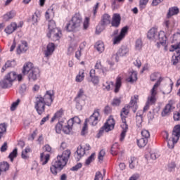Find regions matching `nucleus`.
Masks as SVG:
<instances>
[{
    "mask_svg": "<svg viewBox=\"0 0 180 180\" xmlns=\"http://www.w3.org/2000/svg\"><path fill=\"white\" fill-rule=\"evenodd\" d=\"M123 39H124V37L120 34L115 37L114 38L113 44H119V43H120V41H122V40H123Z\"/></svg>",
    "mask_w": 180,
    "mask_h": 180,
    "instance_id": "63",
    "label": "nucleus"
},
{
    "mask_svg": "<svg viewBox=\"0 0 180 180\" xmlns=\"http://www.w3.org/2000/svg\"><path fill=\"white\" fill-rule=\"evenodd\" d=\"M6 132V124H0V139H2L4 133Z\"/></svg>",
    "mask_w": 180,
    "mask_h": 180,
    "instance_id": "54",
    "label": "nucleus"
},
{
    "mask_svg": "<svg viewBox=\"0 0 180 180\" xmlns=\"http://www.w3.org/2000/svg\"><path fill=\"white\" fill-rule=\"evenodd\" d=\"M61 36H63V34L61 33V30H60L58 28L51 30L47 34V37L51 39L53 41L60 40V39H61Z\"/></svg>",
    "mask_w": 180,
    "mask_h": 180,
    "instance_id": "9",
    "label": "nucleus"
},
{
    "mask_svg": "<svg viewBox=\"0 0 180 180\" xmlns=\"http://www.w3.org/2000/svg\"><path fill=\"white\" fill-rule=\"evenodd\" d=\"M69 121L72 122V124L75 126L76 124H79L81 123V119L79 117H74L69 120Z\"/></svg>",
    "mask_w": 180,
    "mask_h": 180,
    "instance_id": "55",
    "label": "nucleus"
},
{
    "mask_svg": "<svg viewBox=\"0 0 180 180\" xmlns=\"http://www.w3.org/2000/svg\"><path fill=\"white\" fill-rule=\"evenodd\" d=\"M95 70H98V71H101L103 75H106V72H108L109 68L104 67L102 65V61L101 60H98L94 65Z\"/></svg>",
    "mask_w": 180,
    "mask_h": 180,
    "instance_id": "19",
    "label": "nucleus"
},
{
    "mask_svg": "<svg viewBox=\"0 0 180 180\" xmlns=\"http://www.w3.org/2000/svg\"><path fill=\"white\" fill-rule=\"evenodd\" d=\"M158 40L159 41V42H158V43H160V44H162V46H165L167 43V35L165 34V32L160 31L158 32Z\"/></svg>",
    "mask_w": 180,
    "mask_h": 180,
    "instance_id": "22",
    "label": "nucleus"
},
{
    "mask_svg": "<svg viewBox=\"0 0 180 180\" xmlns=\"http://www.w3.org/2000/svg\"><path fill=\"white\" fill-rule=\"evenodd\" d=\"M56 50V45L54 43H49L46 46V50L44 51V54L46 58L53 56V53Z\"/></svg>",
    "mask_w": 180,
    "mask_h": 180,
    "instance_id": "17",
    "label": "nucleus"
},
{
    "mask_svg": "<svg viewBox=\"0 0 180 180\" xmlns=\"http://www.w3.org/2000/svg\"><path fill=\"white\" fill-rule=\"evenodd\" d=\"M94 47L98 53H103V51H105V44L101 41H97L95 44Z\"/></svg>",
    "mask_w": 180,
    "mask_h": 180,
    "instance_id": "33",
    "label": "nucleus"
},
{
    "mask_svg": "<svg viewBox=\"0 0 180 180\" xmlns=\"http://www.w3.org/2000/svg\"><path fill=\"white\" fill-rule=\"evenodd\" d=\"M127 82H136L137 81V72L132 71L129 73V77L127 79Z\"/></svg>",
    "mask_w": 180,
    "mask_h": 180,
    "instance_id": "41",
    "label": "nucleus"
},
{
    "mask_svg": "<svg viewBox=\"0 0 180 180\" xmlns=\"http://www.w3.org/2000/svg\"><path fill=\"white\" fill-rule=\"evenodd\" d=\"M34 68H34V66L33 65V63L30 62H27L23 65L22 72L23 75H27V74H29L31 71H33Z\"/></svg>",
    "mask_w": 180,
    "mask_h": 180,
    "instance_id": "20",
    "label": "nucleus"
},
{
    "mask_svg": "<svg viewBox=\"0 0 180 180\" xmlns=\"http://www.w3.org/2000/svg\"><path fill=\"white\" fill-rule=\"evenodd\" d=\"M20 103V99H17V101L15 102H13L11 104V106L10 108L11 112H13L15 110H16V108H18V106H19V104Z\"/></svg>",
    "mask_w": 180,
    "mask_h": 180,
    "instance_id": "56",
    "label": "nucleus"
},
{
    "mask_svg": "<svg viewBox=\"0 0 180 180\" xmlns=\"http://www.w3.org/2000/svg\"><path fill=\"white\" fill-rule=\"evenodd\" d=\"M180 137V124L176 125L172 131V141L169 140L167 141V146L169 148H174L175 144L178 143Z\"/></svg>",
    "mask_w": 180,
    "mask_h": 180,
    "instance_id": "5",
    "label": "nucleus"
},
{
    "mask_svg": "<svg viewBox=\"0 0 180 180\" xmlns=\"http://www.w3.org/2000/svg\"><path fill=\"white\" fill-rule=\"evenodd\" d=\"M173 118L175 122H179V120H180V110L179 111H175L174 112Z\"/></svg>",
    "mask_w": 180,
    "mask_h": 180,
    "instance_id": "64",
    "label": "nucleus"
},
{
    "mask_svg": "<svg viewBox=\"0 0 180 180\" xmlns=\"http://www.w3.org/2000/svg\"><path fill=\"white\" fill-rule=\"evenodd\" d=\"M56 50V45L54 43H49L46 46V50L44 51V54L46 58L53 56V53Z\"/></svg>",
    "mask_w": 180,
    "mask_h": 180,
    "instance_id": "18",
    "label": "nucleus"
},
{
    "mask_svg": "<svg viewBox=\"0 0 180 180\" xmlns=\"http://www.w3.org/2000/svg\"><path fill=\"white\" fill-rule=\"evenodd\" d=\"M85 78V70L83 69L79 71L78 75L76 76L75 81L76 82H82Z\"/></svg>",
    "mask_w": 180,
    "mask_h": 180,
    "instance_id": "34",
    "label": "nucleus"
},
{
    "mask_svg": "<svg viewBox=\"0 0 180 180\" xmlns=\"http://www.w3.org/2000/svg\"><path fill=\"white\" fill-rule=\"evenodd\" d=\"M130 107L128 105H125L120 111V117L122 120V124L124 129H127V122L126 119H127V116L130 113Z\"/></svg>",
    "mask_w": 180,
    "mask_h": 180,
    "instance_id": "8",
    "label": "nucleus"
},
{
    "mask_svg": "<svg viewBox=\"0 0 180 180\" xmlns=\"http://www.w3.org/2000/svg\"><path fill=\"white\" fill-rule=\"evenodd\" d=\"M128 53L129 48L126 46H123L119 49L115 55H113V57H115L116 61H119L120 57H124V56H126V54H127Z\"/></svg>",
    "mask_w": 180,
    "mask_h": 180,
    "instance_id": "13",
    "label": "nucleus"
},
{
    "mask_svg": "<svg viewBox=\"0 0 180 180\" xmlns=\"http://www.w3.org/2000/svg\"><path fill=\"white\" fill-rule=\"evenodd\" d=\"M121 127L122 129V131L121 132L120 140L123 141V140H124V137H126V133H127V130L129 129V125H127V128H123L122 124H121Z\"/></svg>",
    "mask_w": 180,
    "mask_h": 180,
    "instance_id": "50",
    "label": "nucleus"
},
{
    "mask_svg": "<svg viewBox=\"0 0 180 180\" xmlns=\"http://www.w3.org/2000/svg\"><path fill=\"white\" fill-rule=\"evenodd\" d=\"M129 168H131V169H133L136 168L137 164H139V160H137V158L133 157V158H131V159L129 161Z\"/></svg>",
    "mask_w": 180,
    "mask_h": 180,
    "instance_id": "46",
    "label": "nucleus"
},
{
    "mask_svg": "<svg viewBox=\"0 0 180 180\" xmlns=\"http://www.w3.org/2000/svg\"><path fill=\"white\" fill-rule=\"evenodd\" d=\"M5 78L12 83L18 78V75L15 72H10L5 76Z\"/></svg>",
    "mask_w": 180,
    "mask_h": 180,
    "instance_id": "36",
    "label": "nucleus"
},
{
    "mask_svg": "<svg viewBox=\"0 0 180 180\" xmlns=\"http://www.w3.org/2000/svg\"><path fill=\"white\" fill-rule=\"evenodd\" d=\"M74 126L72 125V121H70V120L65 123V124H63V133H65V134H70V133H71V131H72V127Z\"/></svg>",
    "mask_w": 180,
    "mask_h": 180,
    "instance_id": "21",
    "label": "nucleus"
},
{
    "mask_svg": "<svg viewBox=\"0 0 180 180\" xmlns=\"http://www.w3.org/2000/svg\"><path fill=\"white\" fill-rule=\"evenodd\" d=\"M75 99H82V101L86 100V96L85 95V91L84 89H80L77 92Z\"/></svg>",
    "mask_w": 180,
    "mask_h": 180,
    "instance_id": "43",
    "label": "nucleus"
},
{
    "mask_svg": "<svg viewBox=\"0 0 180 180\" xmlns=\"http://www.w3.org/2000/svg\"><path fill=\"white\" fill-rule=\"evenodd\" d=\"M160 81L156 82L152 89L150 90V96L148 97L147 103L150 105H154L157 102V91H158V86H160Z\"/></svg>",
    "mask_w": 180,
    "mask_h": 180,
    "instance_id": "7",
    "label": "nucleus"
},
{
    "mask_svg": "<svg viewBox=\"0 0 180 180\" xmlns=\"http://www.w3.org/2000/svg\"><path fill=\"white\" fill-rule=\"evenodd\" d=\"M173 44L171 46L169 51H175V50H180V34L176 33L173 36Z\"/></svg>",
    "mask_w": 180,
    "mask_h": 180,
    "instance_id": "10",
    "label": "nucleus"
},
{
    "mask_svg": "<svg viewBox=\"0 0 180 180\" xmlns=\"http://www.w3.org/2000/svg\"><path fill=\"white\" fill-rule=\"evenodd\" d=\"M127 32H129V27L125 26L122 28L120 35L122 37H125L126 34H127Z\"/></svg>",
    "mask_w": 180,
    "mask_h": 180,
    "instance_id": "61",
    "label": "nucleus"
},
{
    "mask_svg": "<svg viewBox=\"0 0 180 180\" xmlns=\"http://www.w3.org/2000/svg\"><path fill=\"white\" fill-rule=\"evenodd\" d=\"M115 124H116V121H115L113 116L110 115L104 125L100 129L98 132L99 136L103 134V131H106V133L112 131L115 129Z\"/></svg>",
    "mask_w": 180,
    "mask_h": 180,
    "instance_id": "4",
    "label": "nucleus"
},
{
    "mask_svg": "<svg viewBox=\"0 0 180 180\" xmlns=\"http://www.w3.org/2000/svg\"><path fill=\"white\" fill-rule=\"evenodd\" d=\"M53 101L54 91L51 90L46 91L44 97L41 95L35 97L34 108L38 115H43L46 111V106H51Z\"/></svg>",
    "mask_w": 180,
    "mask_h": 180,
    "instance_id": "2",
    "label": "nucleus"
},
{
    "mask_svg": "<svg viewBox=\"0 0 180 180\" xmlns=\"http://www.w3.org/2000/svg\"><path fill=\"white\" fill-rule=\"evenodd\" d=\"M48 29L49 32H51V30H56V29H58L56 25V21L53 20H49L48 24Z\"/></svg>",
    "mask_w": 180,
    "mask_h": 180,
    "instance_id": "49",
    "label": "nucleus"
},
{
    "mask_svg": "<svg viewBox=\"0 0 180 180\" xmlns=\"http://www.w3.org/2000/svg\"><path fill=\"white\" fill-rule=\"evenodd\" d=\"M11 165L7 162H0V170L1 172H6V171H9Z\"/></svg>",
    "mask_w": 180,
    "mask_h": 180,
    "instance_id": "44",
    "label": "nucleus"
},
{
    "mask_svg": "<svg viewBox=\"0 0 180 180\" xmlns=\"http://www.w3.org/2000/svg\"><path fill=\"white\" fill-rule=\"evenodd\" d=\"M174 56L172 57V63L173 65H176L180 61V49H174Z\"/></svg>",
    "mask_w": 180,
    "mask_h": 180,
    "instance_id": "28",
    "label": "nucleus"
},
{
    "mask_svg": "<svg viewBox=\"0 0 180 180\" xmlns=\"http://www.w3.org/2000/svg\"><path fill=\"white\" fill-rule=\"evenodd\" d=\"M121 86H122V77L118 76L116 79L114 92L115 94H117V92H119V91H120Z\"/></svg>",
    "mask_w": 180,
    "mask_h": 180,
    "instance_id": "40",
    "label": "nucleus"
},
{
    "mask_svg": "<svg viewBox=\"0 0 180 180\" xmlns=\"http://www.w3.org/2000/svg\"><path fill=\"white\" fill-rule=\"evenodd\" d=\"M142 48H143V41L140 39H136L135 43L136 50H141Z\"/></svg>",
    "mask_w": 180,
    "mask_h": 180,
    "instance_id": "57",
    "label": "nucleus"
},
{
    "mask_svg": "<svg viewBox=\"0 0 180 180\" xmlns=\"http://www.w3.org/2000/svg\"><path fill=\"white\" fill-rule=\"evenodd\" d=\"M141 134L143 139H145L146 140H148V139H150V131L148 130H146V129L142 130Z\"/></svg>",
    "mask_w": 180,
    "mask_h": 180,
    "instance_id": "58",
    "label": "nucleus"
},
{
    "mask_svg": "<svg viewBox=\"0 0 180 180\" xmlns=\"http://www.w3.org/2000/svg\"><path fill=\"white\" fill-rule=\"evenodd\" d=\"M63 123H64V122L60 121V122H58L55 127V130H56V133H58V134H60V133H61V130L63 131Z\"/></svg>",
    "mask_w": 180,
    "mask_h": 180,
    "instance_id": "51",
    "label": "nucleus"
},
{
    "mask_svg": "<svg viewBox=\"0 0 180 180\" xmlns=\"http://www.w3.org/2000/svg\"><path fill=\"white\" fill-rule=\"evenodd\" d=\"M111 6L112 9H119V8H120V6L119 5V1H117V0H112Z\"/></svg>",
    "mask_w": 180,
    "mask_h": 180,
    "instance_id": "62",
    "label": "nucleus"
},
{
    "mask_svg": "<svg viewBox=\"0 0 180 180\" xmlns=\"http://www.w3.org/2000/svg\"><path fill=\"white\" fill-rule=\"evenodd\" d=\"M147 37L149 40H154L155 41H158V30L155 27L151 28L148 32Z\"/></svg>",
    "mask_w": 180,
    "mask_h": 180,
    "instance_id": "14",
    "label": "nucleus"
},
{
    "mask_svg": "<svg viewBox=\"0 0 180 180\" xmlns=\"http://www.w3.org/2000/svg\"><path fill=\"white\" fill-rule=\"evenodd\" d=\"M120 22H122V17L119 13H114L112 15L111 25L112 27H119L120 26Z\"/></svg>",
    "mask_w": 180,
    "mask_h": 180,
    "instance_id": "16",
    "label": "nucleus"
},
{
    "mask_svg": "<svg viewBox=\"0 0 180 180\" xmlns=\"http://www.w3.org/2000/svg\"><path fill=\"white\" fill-rule=\"evenodd\" d=\"M81 25H82V17H81V15L76 13L66 25L65 29L67 32H74L78 27H81Z\"/></svg>",
    "mask_w": 180,
    "mask_h": 180,
    "instance_id": "3",
    "label": "nucleus"
},
{
    "mask_svg": "<svg viewBox=\"0 0 180 180\" xmlns=\"http://www.w3.org/2000/svg\"><path fill=\"white\" fill-rule=\"evenodd\" d=\"M11 86L12 83L8 79H6V77H4V79L0 82V86H1V88H11Z\"/></svg>",
    "mask_w": 180,
    "mask_h": 180,
    "instance_id": "42",
    "label": "nucleus"
},
{
    "mask_svg": "<svg viewBox=\"0 0 180 180\" xmlns=\"http://www.w3.org/2000/svg\"><path fill=\"white\" fill-rule=\"evenodd\" d=\"M16 29H18V24L16 22H11L5 28L4 32L6 34H12Z\"/></svg>",
    "mask_w": 180,
    "mask_h": 180,
    "instance_id": "23",
    "label": "nucleus"
},
{
    "mask_svg": "<svg viewBox=\"0 0 180 180\" xmlns=\"http://www.w3.org/2000/svg\"><path fill=\"white\" fill-rule=\"evenodd\" d=\"M28 153H32V149H30V147H27L24 150H22L21 154V158L23 160H28L29 159V155H27Z\"/></svg>",
    "mask_w": 180,
    "mask_h": 180,
    "instance_id": "47",
    "label": "nucleus"
},
{
    "mask_svg": "<svg viewBox=\"0 0 180 180\" xmlns=\"http://www.w3.org/2000/svg\"><path fill=\"white\" fill-rule=\"evenodd\" d=\"M70 157H71V150L66 149L61 155H58L56 158L52 161L50 167V172L54 176H57L58 172L63 171L64 167L67 165Z\"/></svg>",
    "mask_w": 180,
    "mask_h": 180,
    "instance_id": "1",
    "label": "nucleus"
},
{
    "mask_svg": "<svg viewBox=\"0 0 180 180\" xmlns=\"http://www.w3.org/2000/svg\"><path fill=\"white\" fill-rule=\"evenodd\" d=\"M122 103V100L120 98H113L111 105L112 106H120V103Z\"/></svg>",
    "mask_w": 180,
    "mask_h": 180,
    "instance_id": "60",
    "label": "nucleus"
},
{
    "mask_svg": "<svg viewBox=\"0 0 180 180\" xmlns=\"http://www.w3.org/2000/svg\"><path fill=\"white\" fill-rule=\"evenodd\" d=\"M150 81H152L153 82H154V81H158L156 82H158V81L160 82V85H161V82L162 81V77H161V74L160 72H154L152 75H150Z\"/></svg>",
    "mask_w": 180,
    "mask_h": 180,
    "instance_id": "31",
    "label": "nucleus"
},
{
    "mask_svg": "<svg viewBox=\"0 0 180 180\" xmlns=\"http://www.w3.org/2000/svg\"><path fill=\"white\" fill-rule=\"evenodd\" d=\"M15 16H16V11H15L14 10H12L4 15V20L8 21V20H11V19H13Z\"/></svg>",
    "mask_w": 180,
    "mask_h": 180,
    "instance_id": "39",
    "label": "nucleus"
},
{
    "mask_svg": "<svg viewBox=\"0 0 180 180\" xmlns=\"http://www.w3.org/2000/svg\"><path fill=\"white\" fill-rule=\"evenodd\" d=\"M137 103H139V95L132 96L131 97L130 102L127 105L132 109L134 113H136V112H137V109H139V105Z\"/></svg>",
    "mask_w": 180,
    "mask_h": 180,
    "instance_id": "11",
    "label": "nucleus"
},
{
    "mask_svg": "<svg viewBox=\"0 0 180 180\" xmlns=\"http://www.w3.org/2000/svg\"><path fill=\"white\" fill-rule=\"evenodd\" d=\"M50 154H44V153H40V162L41 165H46L50 161Z\"/></svg>",
    "mask_w": 180,
    "mask_h": 180,
    "instance_id": "26",
    "label": "nucleus"
},
{
    "mask_svg": "<svg viewBox=\"0 0 180 180\" xmlns=\"http://www.w3.org/2000/svg\"><path fill=\"white\" fill-rule=\"evenodd\" d=\"M179 13V8H178V7H172L169 8L167 16L169 18H171V16H174V15H178Z\"/></svg>",
    "mask_w": 180,
    "mask_h": 180,
    "instance_id": "45",
    "label": "nucleus"
},
{
    "mask_svg": "<svg viewBox=\"0 0 180 180\" xmlns=\"http://www.w3.org/2000/svg\"><path fill=\"white\" fill-rule=\"evenodd\" d=\"M165 30L167 34H171L172 30L174 29V26H175L173 21L166 20L165 22Z\"/></svg>",
    "mask_w": 180,
    "mask_h": 180,
    "instance_id": "24",
    "label": "nucleus"
},
{
    "mask_svg": "<svg viewBox=\"0 0 180 180\" xmlns=\"http://www.w3.org/2000/svg\"><path fill=\"white\" fill-rule=\"evenodd\" d=\"M95 160V153H92L86 160L85 162L86 165H89L92 161Z\"/></svg>",
    "mask_w": 180,
    "mask_h": 180,
    "instance_id": "59",
    "label": "nucleus"
},
{
    "mask_svg": "<svg viewBox=\"0 0 180 180\" xmlns=\"http://www.w3.org/2000/svg\"><path fill=\"white\" fill-rule=\"evenodd\" d=\"M75 101L76 102V109L77 110H82V108L85 106V101L79 98H75Z\"/></svg>",
    "mask_w": 180,
    "mask_h": 180,
    "instance_id": "35",
    "label": "nucleus"
},
{
    "mask_svg": "<svg viewBox=\"0 0 180 180\" xmlns=\"http://www.w3.org/2000/svg\"><path fill=\"white\" fill-rule=\"evenodd\" d=\"M75 155L77 161H79V160H81V158H82V157L85 155V150L82 148L81 146L77 148Z\"/></svg>",
    "mask_w": 180,
    "mask_h": 180,
    "instance_id": "29",
    "label": "nucleus"
},
{
    "mask_svg": "<svg viewBox=\"0 0 180 180\" xmlns=\"http://www.w3.org/2000/svg\"><path fill=\"white\" fill-rule=\"evenodd\" d=\"M63 116H64V110H63L62 108L60 109L59 110H58L54 115L53 116V117L51 118V122H54V120H56V119H58V120H60V119H61V117H63Z\"/></svg>",
    "mask_w": 180,
    "mask_h": 180,
    "instance_id": "32",
    "label": "nucleus"
},
{
    "mask_svg": "<svg viewBox=\"0 0 180 180\" xmlns=\"http://www.w3.org/2000/svg\"><path fill=\"white\" fill-rule=\"evenodd\" d=\"M175 109V107H174V101L170 100L169 103L165 105L164 108L162 112V116L165 117L168 116Z\"/></svg>",
    "mask_w": 180,
    "mask_h": 180,
    "instance_id": "12",
    "label": "nucleus"
},
{
    "mask_svg": "<svg viewBox=\"0 0 180 180\" xmlns=\"http://www.w3.org/2000/svg\"><path fill=\"white\" fill-rule=\"evenodd\" d=\"M40 75V70L34 68L28 73L29 81H37Z\"/></svg>",
    "mask_w": 180,
    "mask_h": 180,
    "instance_id": "15",
    "label": "nucleus"
},
{
    "mask_svg": "<svg viewBox=\"0 0 180 180\" xmlns=\"http://www.w3.org/2000/svg\"><path fill=\"white\" fill-rule=\"evenodd\" d=\"M16 66V61L15 60H7L4 67L2 68V72L6 70V68H11Z\"/></svg>",
    "mask_w": 180,
    "mask_h": 180,
    "instance_id": "37",
    "label": "nucleus"
},
{
    "mask_svg": "<svg viewBox=\"0 0 180 180\" xmlns=\"http://www.w3.org/2000/svg\"><path fill=\"white\" fill-rule=\"evenodd\" d=\"M18 157V148H15L8 155V158H10L11 162H13L14 158Z\"/></svg>",
    "mask_w": 180,
    "mask_h": 180,
    "instance_id": "53",
    "label": "nucleus"
},
{
    "mask_svg": "<svg viewBox=\"0 0 180 180\" xmlns=\"http://www.w3.org/2000/svg\"><path fill=\"white\" fill-rule=\"evenodd\" d=\"M101 119H102V116L101 115L99 109H96L94 110V113L86 120V122H88L91 126H96L98 123L101 122Z\"/></svg>",
    "mask_w": 180,
    "mask_h": 180,
    "instance_id": "6",
    "label": "nucleus"
},
{
    "mask_svg": "<svg viewBox=\"0 0 180 180\" xmlns=\"http://www.w3.org/2000/svg\"><path fill=\"white\" fill-rule=\"evenodd\" d=\"M26 51H27V42L26 41H22V44L17 48V53L18 54H20L22 53H26Z\"/></svg>",
    "mask_w": 180,
    "mask_h": 180,
    "instance_id": "25",
    "label": "nucleus"
},
{
    "mask_svg": "<svg viewBox=\"0 0 180 180\" xmlns=\"http://www.w3.org/2000/svg\"><path fill=\"white\" fill-rule=\"evenodd\" d=\"M147 143H148V139H146L144 138H141L137 140V144L140 148L146 147V146H147Z\"/></svg>",
    "mask_w": 180,
    "mask_h": 180,
    "instance_id": "48",
    "label": "nucleus"
},
{
    "mask_svg": "<svg viewBox=\"0 0 180 180\" xmlns=\"http://www.w3.org/2000/svg\"><path fill=\"white\" fill-rule=\"evenodd\" d=\"M113 86H115V83L113 82L107 81L103 83V89L104 91H110Z\"/></svg>",
    "mask_w": 180,
    "mask_h": 180,
    "instance_id": "38",
    "label": "nucleus"
},
{
    "mask_svg": "<svg viewBox=\"0 0 180 180\" xmlns=\"http://www.w3.org/2000/svg\"><path fill=\"white\" fill-rule=\"evenodd\" d=\"M120 153H122V150L120 149V146H119V143H113L111 147L112 155H117V154H120Z\"/></svg>",
    "mask_w": 180,
    "mask_h": 180,
    "instance_id": "27",
    "label": "nucleus"
},
{
    "mask_svg": "<svg viewBox=\"0 0 180 180\" xmlns=\"http://www.w3.org/2000/svg\"><path fill=\"white\" fill-rule=\"evenodd\" d=\"M51 16H54V9L49 8L45 13L46 20L51 19Z\"/></svg>",
    "mask_w": 180,
    "mask_h": 180,
    "instance_id": "52",
    "label": "nucleus"
},
{
    "mask_svg": "<svg viewBox=\"0 0 180 180\" xmlns=\"http://www.w3.org/2000/svg\"><path fill=\"white\" fill-rule=\"evenodd\" d=\"M101 26H108V25H110V15L109 14H104L102 16L101 20Z\"/></svg>",
    "mask_w": 180,
    "mask_h": 180,
    "instance_id": "30",
    "label": "nucleus"
}]
</instances>
